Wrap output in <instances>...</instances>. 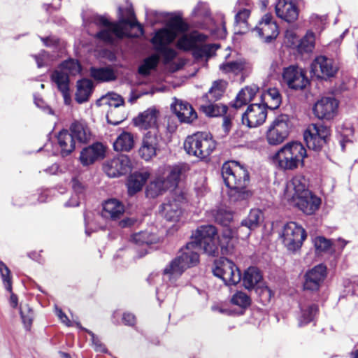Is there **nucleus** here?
Instances as JSON below:
<instances>
[{
  "label": "nucleus",
  "instance_id": "ea45409f",
  "mask_svg": "<svg viewBox=\"0 0 358 358\" xmlns=\"http://www.w3.org/2000/svg\"><path fill=\"white\" fill-rule=\"evenodd\" d=\"M250 69L249 63L245 60L239 59L234 62L223 63L220 66V69L224 73L238 74Z\"/></svg>",
  "mask_w": 358,
  "mask_h": 358
},
{
  "label": "nucleus",
  "instance_id": "f257e3e1",
  "mask_svg": "<svg viewBox=\"0 0 358 358\" xmlns=\"http://www.w3.org/2000/svg\"><path fill=\"white\" fill-rule=\"evenodd\" d=\"M215 234L216 229L213 225L198 227L192 235V241L181 248L178 256L164 268L163 280L171 285L175 284L186 269L199 263L198 251L200 250H203L208 255H217L218 248L215 238Z\"/></svg>",
  "mask_w": 358,
  "mask_h": 358
},
{
  "label": "nucleus",
  "instance_id": "bf43d9fd",
  "mask_svg": "<svg viewBox=\"0 0 358 358\" xmlns=\"http://www.w3.org/2000/svg\"><path fill=\"white\" fill-rule=\"evenodd\" d=\"M34 58L36 61L38 67L41 68L48 64L49 61V55L46 52L42 51L39 55H34Z\"/></svg>",
  "mask_w": 358,
  "mask_h": 358
},
{
  "label": "nucleus",
  "instance_id": "a878e982",
  "mask_svg": "<svg viewBox=\"0 0 358 358\" xmlns=\"http://www.w3.org/2000/svg\"><path fill=\"white\" fill-rule=\"evenodd\" d=\"M158 115L159 112L155 108H149L134 119V123L137 127L143 129H158Z\"/></svg>",
  "mask_w": 358,
  "mask_h": 358
},
{
  "label": "nucleus",
  "instance_id": "7ed1b4c3",
  "mask_svg": "<svg viewBox=\"0 0 358 358\" xmlns=\"http://www.w3.org/2000/svg\"><path fill=\"white\" fill-rule=\"evenodd\" d=\"M120 16L117 22H110L103 16H96L94 22L101 26L102 29L96 34V37L106 43H113L116 39L124 37L137 38L143 34L142 26L135 19H132L133 12L127 10L128 18H126L121 13L122 9L119 8Z\"/></svg>",
  "mask_w": 358,
  "mask_h": 358
},
{
  "label": "nucleus",
  "instance_id": "6e6d98bb",
  "mask_svg": "<svg viewBox=\"0 0 358 358\" xmlns=\"http://www.w3.org/2000/svg\"><path fill=\"white\" fill-rule=\"evenodd\" d=\"M250 11L248 8L241 10L235 16V22L237 24L240 25L241 28L245 29H248L247 20L250 16Z\"/></svg>",
  "mask_w": 358,
  "mask_h": 358
},
{
  "label": "nucleus",
  "instance_id": "f704fd0d",
  "mask_svg": "<svg viewBox=\"0 0 358 358\" xmlns=\"http://www.w3.org/2000/svg\"><path fill=\"white\" fill-rule=\"evenodd\" d=\"M263 220V213L259 209H252L248 217L242 220L241 228L245 227L247 231L245 233L244 236L241 238H245L249 236L250 231L259 227V223Z\"/></svg>",
  "mask_w": 358,
  "mask_h": 358
},
{
  "label": "nucleus",
  "instance_id": "49530a36",
  "mask_svg": "<svg viewBox=\"0 0 358 358\" xmlns=\"http://www.w3.org/2000/svg\"><path fill=\"white\" fill-rule=\"evenodd\" d=\"M131 239L136 245L142 246L152 244L158 240L157 236L155 234L147 231L134 234Z\"/></svg>",
  "mask_w": 358,
  "mask_h": 358
},
{
  "label": "nucleus",
  "instance_id": "f8f14e48",
  "mask_svg": "<svg viewBox=\"0 0 358 358\" xmlns=\"http://www.w3.org/2000/svg\"><path fill=\"white\" fill-rule=\"evenodd\" d=\"M213 273L214 275L222 279L227 285H235L241 280L238 268L227 258L220 259L215 262Z\"/></svg>",
  "mask_w": 358,
  "mask_h": 358
},
{
  "label": "nucleus",
  "instance_id": "3c124183",
  "mask_svg": "<svg viewBox=\"0 0 358 358\" xmlns=\"http://www.w3.org/2000/svg\"><path fill=\"white\" fill-rule=\"evenodd\" d=\"M214 217L216 222L223 226H227L233 220V213L225 208H220L217 210Z\"/></svg>",
  "mask_w": 358,
  "mask_h": 358
},
{
  "label": "nucleus",
  "instance_id": "6ab92c4d",
  "mask_svg": "<svg viewBox=\"0 0 358 358\" xmlns=\"http://www.w3.org/2000/svg\"><path fill=\"white\" fill-rule=\"evenodd\" d=\"M223 229L221 238L215 235V238L217 243V248H220L222 255H231L234 252L235 243L238 236L241 238L243 236L241 234V227H239L236 230H234L227 226Z\"/></svg>",
  "mask_w": 358,
  "mask_h": 358
},
{
  "label": "nucleus",
  "instance_id": "e433bc0d",
  "mask_svg": "<svg viewBox=\"0 0 358 358\" xmlns=\"http://www.w3.org/2000/svg\"><path fill=\"white\" fill-rule=\"evenodd\" d=\"M262 278V274L257 268L249 267L244 272L243 285L245 289H252L260 282Z\"/></svg>",
  "mask_w": 358,
  "mask_h": 358
},
{
  "label": "nucleus",
  "instance_id": "72a5a7b5",
  "mask_svg": "<svg viewBox=\"0 0 358 358\" xmlns=\"http://www.w3.org/2000/svg\"><path fill=\"white\" fill-rule=\"evenodd\" d=\"M258 91L259 87L255 85L246 86L238 92L231 106L235 108H239L248 104L253 99Z\"/></svg>",
  "mask_w": 358,
  "mask_h": 358
},
{
  "label": "nucleus",
  "instance_id": "c756f323",
  "mask_svg": "<svg viewBox=\"0 0 358 358\" xmlns=\"http://www.w3.org/2000/svg\"><path fill=\"white\" fill-rule=\"evenodd\" d=\"M318 313V306L313 302L304 301L300 303L298 316L299 326L302 327L313 321Z\"/></svg>",
  "mask_w": 358,
  "mask_h": 358
},
{
  "label": "nucleus",
  "instance_id": "f03ea898",
  "mask_svg": "<svg viewBox=\"0 0 358 358\" xmlns=\"http://www.w3.org/2000/svg\"><path fill=\"white\" fill-rule=\"evenodd\" d=\"M187 29V24L178 17H171L166 27L157 31L151 39L156 54L145 58L138 66V72L143 76H149L152 71L156 69L160 57L164 64H167L173 60L176 51L169 45L173 42L179 34Z\"/></svg>",
  "mask_w": 358,
  "mask_h": 358
},
{
  "label": "nucleus",
  "instance_id": "864d4df0",
  "mask_svg": "<svg viewBox=\"0 0 358 358\" xmlns=\"http://www.w3.org/2000/svg\"><path fill=\"white\" fill-rule=\"evenodd\" d=\"M0 275L3 284L7 291L11 292L12 290V277L11 272L8 267L3 262H0Z\"/></svg>",
  "mask_w": 358,
  "mask_h": 358
},
{
  "label": "nucleus",
  "instance_id": "a18cd8bd",
  "mask_svg": "<svg viewBox=\"0 0 358 358\" xmlns=\"http://www.w3.org/2000/svg\"><path fill=\"white\" fill-rule=\"evenodd\" d=\"M51 79L59 91L65 92L69 90V78L67 72L58 69L52 73Z\"/></svg>",
  "mask_w": 358,
  "mask_h": 358
},
{
  "label": "nucleus",
  "instance_id": "0e129e2a",
  "mask_svg": "<svg viewBox=\"0 0 358 358\" xmlns=\"http://www.w3.org/2000/svg\"><path fill=\"white\" fill-rule=\"evenodd\" d=\"M92 216H93V215L91 213H85L84 215L85 224V233L87 236H90L91 234V231L94 230L91 227V225H92L91 220L92 218Z\"/></svg>",
  "mask_w": 358,
  "mask_h": 358
},
{
  "label": "nucleus",
  "instance_id": "bb28decb",
  "mask_svg": "<svg viewBox=\"0 0 358 358\" xmlns=\"http://www.w3.org/2000/svg\"><path fill=\"white\" fill-rule=\"evenodd\" d=\"M104 153L103 145L100 143H96L82 150L80 160L84 166H88L96 160L103 159Z\"/></svg>",
  "mask_w": 358,
  "mask_h": 358
},
{
  "label": "nucleus",
  "instance_id": "de8ad7c7",
  "mask_svg": "<svg viewBox=\"0 0 358 358\" xmlns=\"http://www.w3.org/2000/svg\"><path fill=\"white\" fill-rule=\"evenodd\" d=\"M315 35L313 32L308 31L303 38L299 41L297 45L298 50L300 52H311L315 47Z\"/></svg>",
  "mask_w": 358,
  "mask_h": 358
},
{
  "label": "nucleus",
  "instance_id": "f3484780",
  "mask_svg": "<svg viewBox=\"0 0 358 358\" xmlns=\"http://www.w3.org/2000/svg\"><path fill=\"white\" fill-rule=\"evenodd\" d=\"M184 197L182 194H172L161 206V213L162 216L169 222H178L182 213V203Z\"/></svg>",
  "mask_w": 358,
  "mask_h": 358
},
{
  "label": "nucleus",
  "instance_id": "2f4dec72",
  "mask_svg": "<svg viewBox=\"0 0 358 358\" xmlns=\"http://www.w3.org/2000/svg\"><path fill=\"white\" fill-rule=\"evenodd\" d=\"M206 39V35L194 31L180 38L177 41L176 47L185 51L193 50L197 42H203Z\"/></svg>",
  "mask_w": 358,
  "mask_h": 358
},
{
  "label": "nucleus",
  "instance_id": "412c9836",
  "mask_svg": "<svg viewBox=\"0 0 358 358\" xmlns=\"http://www.w3.org/2000/svg\"><path fill=\"white\" fill-rule=\"evenodd\" d=\"M327 275V268L319 264L308 270L304 275L303 289L312 292L319 290Z\"/></svg>",
  "mask_w": 358,
  "mask_h": 358
},
{
  "label": "nucleus",
  "instance_id": "b1692460",
  "mask_svg": "<svg viewBox=\"0 0 358 358\" xmlns=\"http://www.w3.org/2000/svg\"><path fill=\"white\" fill-rule=\"evenodd\" d=\"M292 203L306 215L314 214L320 208L321 199L310 191L305 192Z\"/></svg>",
  "mask_w": 358,
  "mask_h": 358
},
{
  "label": "nucleus",
  "instance_id": "6e6552de",
  "mask_svg": "<svg viewBox=\"0 0 358 358\" xmlns=\"http://www.w3.org/2000/svg\"><path fill=\"white\" fill-rule=\"evenodd\" d=\"M292 128V123L289 115L280 114L277 115L269 124L266 138L271 145H278L283 143L289 136Z\"/></svg>",
  "mask_w": 358,
  "mask_h": 358
},
{
  "label": "nucleus",
  "instance_id": "37998d69",
  "mask_svg": "<svg viewBox=\"0 0 358 358\" xmlns=\"http://www.w3.org/2000/svg\"><path fill=\"white\" fill-rule=\"evenodd\" d=\"M201 110L209 117H217L224 115L227 111L226 105L221 103H208L200 106Z\"/></svg>",
  "mask_w": 358,
  "mask_h": 358
},
{
  "label": "nucleus",
  "instance_id": "c9c22d12",
  "mask_svg": "<svg viewBox=\"0 0 358 358\" xmlns=\"http://www.w3.org/2000/svg\"><path fill=\"white\" fill-rule=\"evenodd\" d=\"M134 146V136L128 131H122L113 143V148L117 152H129Z\"/></svg>",
  "mask_w": 358,
  "mask_h": 358
},
{
  "label": "nucleus",
  "instance_id": "4468645a",
  "mask_svg": "<svg viewBox=\"0 0 358 358\" xmlns=\"http://www.w3.org/2000/svg\"><path fill=\"white\" fill-rule=\"evenodd\" d=\"M131 169V162L128 156L118 155L107 160L103 165V170L110 178H118L127 174Z\"/></svg>",
  "mask_w": 358,
  "mask_h": 358
},
{
  "label": "nucleus",
  "instance_id": "4be33fe9",
  "mask_svg": "<svg viewBox=\"0 0 358 358\" xmlns=\"http://www.w3.org/2000/svg\"><path fill=\"white\" fill-rule=\"evenodd\" d=\"M275 9L276 15L287 22H293L299 17V8L295 0H278Z\"/></svg>",
  "mask_w": 358,
  "mask_h": 358
},
{
  "label": "nucleus",
  "instance_id": "cd10ccee",
  "mask_svg": "<svg viewBox=\"0 0 358 358\" xmlns=\"http://www.w3.org/2000/svg\"><path fill=\"white\" fill-rule=\"evenodd\" d=\"M124 212V205L115 199L106 201L103 203L101 216L106 220H116Z\"/></svg>",
  "mask_w": 358,
  "mask_h": 358
},
{
  "label": "nucleus",
  "instance_id": "603ef678",
  "mask_svg": "<svg viewBox=\"0 0 358 358\" xmlns=\"http://www.w3.org/2000/svg\"><path fill=\"white\" fill-rule=\"evenodd\" d=\"M62 71L67 72V75H77L81 71V66L78 61L69 59L62 62L59 66Z\"/></svg>",
  "mask_w": 358,
  "mask_h": 358
},
{
  "label": "nucleus",
  "instance_id": "423d86ee",
  "mask_svg": "<svg viewBox=\"0 0 358 358\" xmlns=\"http://www.w3.org/2000/svg\"><path fill=\"white\" fill-rule=\"evenodd\" d=\"M184 172L185 168L181 166L160 168L155 178L146 188L147 196L155 198L168 189L176 188Z\"/></svg>",
  "mask_w": 358,
  "mask_h": 358
},
{
  "label": "nucleus",
  "instance_id": "e2e57ef3",
  "mask_svg": "<svg viewBox=\"0 0 358 358\" xmlns=\"http://www.w3.org/2000/svg\"><path fill=\"white\" fill-rule=\"evenodd\" d=\"M55 313L62 323L69 327L71 325L70 320L69 319L67 315L62 310V309L56 307Z\"/></svg>",
  "mask_w": 358,
  "mask_h": 358
},
{
  "label": "nucleus",
  "instance_id": "338daca9",
  "mask_svg": "<svg viewBox=\"0 0 358 358\" xmlns=\"http://www.w3.org/2000/svg\"><path fill=\"white\" fill-rule=\"evenodd\" d=\"M285 38L288 40L291 45H295L299 42L298 37L293 31L287 30L285 32Z\"/></svg>",
  "mask_w": 358,
  "mask_h": 358
},
{
  "label": "nucleus",
  "instance_id": "c03bdc74",
  "mask_svg": "<svg viewBox=\"0 0 358 358\" xmlns=\"http://www.w3.org/2000/svg\"><path fill=\"white\" fill-rule=\"evenodd\" d=\"M218 48L215 44H206L203 42H197L195 45L193 52V55L195 58H208L214 53V52Z\"/></svg>",
  "mask_w": 358,
  "mask_h": 358
},
{
  "label": "nucleus",
  "instance_id": "69168bd1",
  "mask_svg": "<svg viewBox=\"0 0 358 358\" xmlns=\"http://www.w3.org/2000/svg\"><path fill=\"white\" fill-rule=\"evenodd\" d=\"M122 320L126 325L132 326L136 323L134 315L130 313H124L122 315Z\"/></svg>",
  "mask_w": 358,
  "mask_h": 358
},
{
  "label": "nucleus",
  "instance_id": "4d7b16f0",
  "mask_svg": "<svg viewBox=\"0 0 358 358\" xmlns=\"http://www.w3.org/2000/svg\"><path fill=\"white\" fill-rule=\"evenodd\" d=\"M108 104L110 107L116 108L124 103V100L121 96L117 94H109L107 97Z\"/></svg>",
  "mask_w": 358,
  "mask_h": 358
},
{
  "label": "nucleus",
  "instance_id": "473e14b6",
  "mask_svg": "<svg viewBox=\"0 0 358 358\" xmlns=\"http://www.w3.org/2000/svg\"><path fill=\"white\" fill-rule=\"evenodd\" d=\"M70 134L75 141L80 143H86L90 139L91 132L85 122L75 121L70 126Z\"/></svg>",
  "mask_w": 358,
  "mask_h": 358
},
{
  "label": "nucleus",
  "instance_id": "680f3d73",
  "mask_svg": "<svg viewBox=\"0 0 358 358\" xmlns=\"http://www.w3.org/2000/svg\"><path fill=\"white\" fill-rule=\"evenodd\" d=\"M72 188L73 194L78 195L82 199L84 198V187L77 179L72 180Z\"/></svg>",
  "mask_w": 358,
  "mask_h": 358
},
{
  "label": "nucleus",
  "instance_id": "5fc2aeb1",
  "mask_svg": "<svg viewBox=\"0 0 358 358\" xmlns=\"http://www.w3.org/2000/svg\"><path fill=\"white\" fill-rule=\"evenodd\" d=\"M313 243L318 252H329L332 246L331 241L323 236H317L315 238Z\"/></svg>",
  "mask_w": 358,
  "mask_h": 358
},
{
  "label": "nucleus",
  "instance_id": "4c0bfd02",
  "mask_svg": "<svg viewBox=\"0 0 358 358\" xmlns=\"http://www.w3.org/2000/svg\"><path fill=\"white\" fill-rule=\"evenodd\" d=\"M93 84L90 80L83 79L78 82L77 92L76 94V100L78 103H82L89 99L92 91Z\"/></svg>",
  "mask_w": 358,
  "mask_h": 358
},
{
  "label": "nucleus",
  "instance_id": "774afa93",
  "mask_svg": "<svg viewBox=\"0 0 358 358\" xmlns=\"http://www.w3.org/2000/svg\"><path fill=\"white\" fill-rule=\"evenodd\" d=\"M81 199H83L81 197L74 194L72 195L69 201L65 203V206L68 207L78 206Z\"/></svg>",
  "mask_w": 358,
  "mask_h": 358
},
{
  "label": "nucleus",
  "instance_id": "09e8293b",
  "mask_svg": "<svg viewBox=\"0 0 358 358\" xmlns=\"http://www.w3.org/2000/svg\"><path fill=\"white\" fill-rule=\"evenodd\" d=\"M19 311L24 328L29 330L31 326L33 320V311L27 304L20 303Z\"/></svg>",
  "mask_w": 358,
  "mask_h": 358
},
{
  "label": "nucleus",
  "instance_id": "a19ab883",
  "mask_svg": "<svg viewBox=\"0 0 358 358\" xmlns=\"http://www.w3.org/2000/svg\"><path fill=\"white\" fill-rule=\"evenodd\" d=\"M90 71V76L97 81L109 82L116 78L114 71L110 67H92Z\"/></svg>",
  "mask_w": 358,
  "mask_h": 358
},
{
  "label": "nucleus",
  "instance_id": "2eb2a0df",
  "mask_svg": "<svg viewBox=\"0 0 358 358\" xmlns=\"http://www.w3.org/2000/svg\"><path fill=\"white\" fill-rule=\"evenodd\" d=\"M311 73L317 78L327 79L335 76L338 66L336 62L325 56H318L312 62Z\"/></svg>",
  "mask_w": 358,
  "mask_h": 358
},
{
  "label": "nucleus",
  "instance_id": "20e7f679",
  "mask_svg": "<svg viewBox=\"0 0 358 358\" xmlns=\"http://www.w3.org/2000/svg\"><path fill=\"white\" fill-rule=\"evenodd\" d=\"M222 176L229 189L228 195L231 202L244 201L251 196V192L246 189L249 173L243 165L235 161L225 162L222 167Z\"/></svg>",
  "mask_w": 358,
  "mask_h": 358
},
{
  "label": "nucleus",
  "instance_id": "c85d7f7f",
  "mask_svg": "<svg viewBox=\"0 0 358 358\" xmlns=\"http://www.w3.org/2000/svg\"><path fill=\"white\" fill-rule=\"evenodd\" d=\"M57 152L62 157L69 155L76 148V141L68 130H62L57 135Z\"/></svg>",
  "mask_w": 358,
  "mask_h": 358
},
{
  "label": "nucleus",
  "instance_id": "58836bf2",
  "mask_svg": "<svg viewBox=\"0 0 358 358\" xmlns=\"http://www.w3.org/2000/svg\"><path fill=\"white\" fill-rule=\"evenodd\" d=\"M263 101L266 106L271 109L278 108L282 101V97L279 90L275 88H269L262 94Z\"/></svg>",
  "mask_w": 358,
  "mask_h": 358
},
{
  "label": "nucleus",
  "instance_id": "5701e85b",
  "mask_svg": "<svg viewBox=\"0 0 358 358\" xmlns=\"http://www.w3.org/2000/svg\"><path fill=\"white\" fill-rule=\"evenodd\" d=\"M308 192L309 190L307 188L306 178L301 175H296L287 182L285 195L286 199L292 203Z\"/></svg>",
  "mask_w": 358,
  "mask_h": 358
},
{
  "label": "nucleus",
  "instance_id": "aec40b11",
  "mask_svg": "<svg viewBox=\"0 0 358 358\" xmlns=\"http://www.w3.org/2000/svg\"><path fill=\"white\" fill-rule=\"evenodd\" d=\"M338 103L334 98L322 97L314 105L313 113L318 119L331 120L337 112Z\"/></svg>",
  "mask_w": 358,
  "mask_h": 358
},
{
  "label": "nucleus",
  "instance_id": "79ce46f5",
  "mask_svg": "<svg viewBox=\"0 0 358 358\" xmlns=\"http://www.w3.org/2000/svg\"><path fill=\"white\" fill-rule=\"evenodd\" d=\"M227 86V82L224 80H217L213 83L211 87L204 98L216 101L224 94Z\"/></svg>",
  "mask_w": 358,
  "mask_h": 358
},
{
  "label": "nucleus",
  "instance_id": "39448f33",
  "mask_svg": "<svg viewBox=\"0 0 358 358\" xmlns=\"http://www.w3.org/2000/svg\"><path fill=\"white\" fill-rule=\"evenodd\" d=\"M307 151L303 145L297 141L286 143L272 157L273 164L280 169L292 171L304 166Z\"/></svg>",
  "mask_w": 358,
  "mask_h": 358
},
{
  "label": "nucleus",
  "instance_id": "ddd939ff",
  "mask_svg": "<svg viewBox=\"0 0 358 358\" xmlns=\"http://www.w3.org/2000/svg\"><path fill=\"white\" fill-rule=\"evenodd\" d=\"M282 80L289 88L294 90H303L309 84L306 72L296 66H289L284 69Z\"/></svg>",
  "mask_w": 358,
  "mask_h": 358
},
{
  "label": "nucleus",
  "instance_id": "393cba45",
  "mask_svg": "<svg viewBox=\"0 0 358 358\" xmlns=\"http://www.w3.org/2000/svg\"><path fill=\"white\" fill-rule=\"evenodd\" d=\"M171 109L182 122L190 123L197 117V114L192 106L182 100L176 99L171 104Z\"/></svg>",
  "mask_w": 358,
  "mask_h": 358
},
{
  "label": "nucleus",
  "instance_id": "9b49d317",
  "mask_svg": "<svg viewBox=\"0 0 358 358\" xmlns=\"http://www.w3.org/2000/svg\"><path fill=\"white\" fill-rule=\"evenodd\" d=\"M330 129L322 124H311L303 133L304 141L309 149L320 150L327 143Z\"/></svg>",
  "mask_w": 358,
  "mask_h": 358
},
{
  "label": "nucleus",
  "instance_id": "dca6fc26",
  "mask_svg": "<svg viewBox=\"0 0 358 358\" xmlns=\"http://www.w3.org/2000/svg\"><path fill=\"white\" fill-rule=\"evenodd\" d=\"M253 31L265 43L272 42L279 34L278 27L270 13H266L262 17Z\"/></svg>",
  "mask_w": 358,
  "mask_h": 358
},
{
  "label": "nucleus",
  "instance_id": "13d9d810",
  "mask_svg": "<svg viewBox=\"0 0 358 358\" xmlns=\"http://www.w3.org/2000/svg\"><path fill=\"white\" fill-rule=\"evenodd\" d=\"M88 332V334L91 336L92 337V343H93V345H94V350L96 351V352H106V348H105V346L99 341V339L95 336V335L94 334V333H92V331H87Z\"/></svg>",
  "mask_w": 358,
  "mask_h": 358
},
{
  "label": "nucleus",
  "instance_id": "1a4fd4ad",
  "mask_svg": "<svg viewBox=\"0 0 358 358\" xmlns=\"http://www.w3.org/2000/svg\"><path fill=\"white\" fill-rule=\"evenodd\" d=\"M306 236L305 229L295 222L287 223L283 227L281 234L283 245L292 253L301 249Z\"/></svg>",
  "mask_w": 358,
  "mask_h": 358
},
{
  "label": "nucleus",
  "instance_id": "9d476101",
  "mask_svg": "<svg viewBox=\"0 0 358 358\" xmlns=\"http://www.w3.org/2000/svg\"><path fill=\"white\" fill-rule=\"evenodd\" d=\"M164 145V141L159 129L150 130L143 137L138 155L141 159L148 162L157 155Z\"/></svg>",
  "mask_w": 358,
  "mask_h": 358
},
{
  "label": "nucleus",
  "instance_id": "a211bd4d",
  "mask_svg": "<svg viewBox=\"0 0 358 358\" xmlns=\"http://www.w3.org/2000/svg\"><path fill=\"white\" fill-rule=\"evenodd\" d=\"M267 117V110L264 105L251 104L242 115V122L249 128L262 125Z\"/></svg>",
  "mask_w": 358,
  "mask_h": 358
},
{
  "label": "nucleus",
  "instance_id": "052dcab7",
  "mask_svg": "<svg viewBox=\"0 0 358 358\" xmlns=\"http://www.w3.org/2000/svg\"><path fill=\"white\" fill-rule=\"evenodd\" d=\"M195 15L198 16H208L209 10L206 3H200L197 5V6L194 9L193 11Z\"/></svg>",
  "mask_w": 358,
  "mask_h": 358
},
{
  "label": "nucleus",
  "instance_id": "0eeeda50",
  "mask_svg": "<svg viewBox=\"0 0 358 358\" xmlns=\"http://www.w3.org/2000/svg\"><path fill=\"white\" fill-rule=\"evenodd\" d=\"M216 145L212 135L207 132H197L189 136L184 143L186 152L199 159H206L210 156Z\"/></svg>",
  "mask_w": 358,
  "mask_h": 358
},
{
  "label": "nucleus",
  "instance_id": "8fccbe9b",
  "mask_svg": "<svg viewBox=\"0 0 358 358\" xmlns=\"http://www.w3.org/2000/svg\"><path fill=\"white\" fill-rule=\"evenodd\" d=\"M230 301L233 305L241 308H246L251 303L250 297L242 291H238L233 294Z\"/></svg>",
  "mask_w": 358,
  "mask_h": 358
},
{
  "label": "nucleus",
  "instance_id": "7c9ffc66",
  "mask_svg": "<svg viewBox=\"0 0 358 358\" xmlns=\"http://www.w3.org/2000/svg\"><path fill=\"white\" fill-rule=\"evenodd\" d=\"M150 174L147 171H136L131 173L127 180L128 193L134 195L141 191Z\"/></svg>",
  "mask_w": 358,
  "mask_h": 358
}]
</instances>
